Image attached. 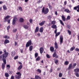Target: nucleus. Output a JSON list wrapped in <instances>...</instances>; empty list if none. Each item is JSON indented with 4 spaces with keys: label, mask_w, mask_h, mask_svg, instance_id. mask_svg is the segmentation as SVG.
<instances>
[{
    "label": "nucleus",
    "mask_w": 79,
    "mask_h": 79,
    "mask_svg": "<svg viewBox=\"0 0 79 79\" xmlns=\"http://www.w3.org/2000/svg\"><path fill=\"white\" fill-rule=\"evenodd\" d=\"M55 15H56V16H57V15H58V13H57V11H55Z\"/></svg>",
    "instance_id": "680f3d73"
},
{
    "label": "nucleus",
    "mask_w": 79,
    "mask_h": 79,
    "mask_svg": "<svg viewBox=\"0 0 79 79\" xmlns=\"http://www.w3.org/2000/svg\"><path fill=\"white\" fill-rule=\"evenodd\" d=\"M75 50L76 51V52H79V49L78 48H76ZM78 55H79V52L78 54Z\"/></svg>",
    "instance_id": "58836bf2"
},
{
    "label": "nucleus",
    "mask_w": 79,
    "mask_h": 79,
    "mask_svg": "<svg viewBox=\"0 0 79 79\" xmlns=\"http://www.w3.org/2000/svg\"><path fill=\"white\" fill-rule=\"evenodd\" d=\"M7 21L9 24H10V20L9 19Z\"/></svg>",
    "instance_id": "e2e57ef3"
},
{
    "label": "nucleus",
    "mask_w": 79,
    "mask_h": 79,
    "mask_svg": "<svg viewBox=\"0 0 79 79\" xmlns=\"http://www.w3.org/2000/svg\"><path fill=\"white\" fill-rule=\"evenodd\" d=\"M67 32L69 35H71V31L69 30H68Z\"/></svg>",
    "instance_id": "f704fd0d"
},
{
    "label": "nucleus",
    "mask_w": 79,
    "mask_h": 79,
    "mask_svg": "<svg viewBox=\"0 0 79 79\" xmlns=\"http://www.w3.org/2000/svg\"><path fill=\"white\" fill-rule=\"evenodd\" d=\"M3 9L4 10H7V7H6V6L5 5H4V6H3Z\"/></svg>",
    "instance_id": "cd10ccee"
},
{
    "label": "nucleus",
    "mask_w": 79,
    "mask_h": 79,
    "mask_svg": "<svg viewBox=\"0 0 79 79\" xmlns=\"http://www.w3.org/2000/svg\"><path fill=\"white\" fill-rule=\"evenodd\" d=\"M44 48L43 47H41L40 48V53L41 54H42L43 52H44Z\"/></svg>",
    "instance_id": "4468645a"
},
{
    "label": "nucleus",
    "mask_w": 79,
    "mask_h": 79,
    "mask_svg": "<svg viewBox=\"0 0 79 79\" xmlns=\"http://www.w3.org/2000/svg\"><path fill=\"white\" fill-rule=\"evenodd\" d=\"M55 63L56 64H57L58 63V60L57 59H56L55 60Z\"/></svg>",
    "instance_id": "37998d69"
},
{
    "label": "nucleus",
    "mask_w": 79,
    "mask_h": 79,
    "mask_svg": "<svg viewBox=\"0 0 79 79\" xmlns=\"http://www.w3.org/2000/svg\"><path fill=\"white\" fill-rule=\"evenodd\" d=\"M52 28L53 29H56V28H57V27L56 25L54 24L52 26Z\"/></svg>",
    "instance_id": "4be33fe9"
},
{
    "label": "nucleus",
    "mask_w": 79,
    "mask_h": 79,
    "mask_svg": "<svg viewBox=\"0 0 79 79\" xmlns=\"http://www.w3.org/2000/svg\"><path fill=\"white\" fill-rule=\"evenodd\" d=\"M48 6L50 10H52V6H51V5H50V4H48Z\"/></svg>",
    "instance_id": "473e14b6"
},
{
    "label": "nucleus",
    "mask_w": 79,
    "mask_h": 79,
    "mask_svg": "<svg viewBox=\"0 0 79 79\" xmlns=\"http://www.w3.org/2000/svg\"><path fill=\"white\" fill-rule=\"evenodd\" d=\"M54 48L56 49H58V44L55 41L54 44Z\"/></svg>",
    "instance_id": "1a4fd4ad"
},
{
    "label": "nucleus",
    "mask_w": 79,
    "mask_h": 79,
    "mask_svg": "<svg viewBox=\"0 0 79 79\" xmlns=\"http://www.w3.org/2000/svg\"><path fill=\"white\" fill-rule=\"evenodd\" d=\"M17 31V29H13V32H16Z\"/></svg>",
    "instance_id": "09e8293b"
},
{
    "label": "nucleus",
    "mask_w": 79,
    "mask_h": 79,
    "mask_svg": "<svg viewBox=\"0 0 79 79\" xmlns=\"http://www.w3.org/2000/svg\"><path fill=\"white\" fill-rule=\"evenodd\" d=\"M60 68H58L57 69V71H60Z\"/></svg>",
    "instance_id": "774afa93"
},
{
    "label": "nucleus",
    "mask_w": 79,
    "mask_h": 79,
    "mask_svg": "<svg viewBox=\"0 0 79 79\" xmlns=\"http://www.w3.org/2000/svg\"><path fill=\"white\" fill-rule=\"evenodd\" d=\"M16 74H17V75H16L15 76V79H21L22 74L20 73V72L17 73H16Z\"/></svg>",
    "instance_id": "7ed1b4c3"
},
{
    "label": "nucleus",
    "mask_w": 79,
    "mask_h": 79,
    "mask_svg": "<svg viewBox=\"0 0 79 79\" xmlns=\"http://www.w3.org/2000/svg\"><path fill=\"white\" fill-rule=\"evenodd\" d=\"M38 55H39V54H38V53H35V58H37V57L38 56Z\"/></svg>",
    "instance_id": "72a5a7b5"
},
{
    "label": "nucleus",
    "mask_w": 79,
    "mask_h": 79,
    "mask_svg": "<svg viewBox=\"0 0 79 79\" xmlns=\"http://www.w3.org/2000/svg\"><path fill=\"white\" fill-rule=\"evenodd\" d=\"M3 54L1 56L0 55V60H1L2 59L4 63H4V64H6V61L5 58L8 56V52H6V49H4L3 50Z\"/></svg>",
    "instance_id": "f257e3e1"
},
{
    "label": "nucleus",
    "mask_w": 79,
    "mask_h": 79,
    "mask_svg": "<svg viewBox=\"0 0 79 79\" xmlns=\"http://www.w3.org/2000/svg\"><path fill=\"white\" fill-rule=\"evenodd\" d=\"M36 71L37 73H42V70L39 69H37Z\"/></svg>",
    "instance_id": "c756f323"
},
{
    "label": "nucleus",
    "mask_w": 79,
    "mask_h": 79,
    "mask_svg": "<svg viewBox=\"0 0 79 79\" xmlns=\"http://www.w3.org/2000/svg\"><path fill=\"white\" fill-rule=\"evenodd\" d=\"M10 18V15H7L6 17L4 18V23H6V21H7V19H9Z\"/></svg>",
    "instance_id": "0eeeda50"
},
{
    "label": "nucleus",
    "mask_w": 79,
    "mask_h": 79,
    "mask_svg": "<svg viewBox=\"0 0 79 79\" xmlns=\"http://www.w3.org/2000/svg\"><path fill=\"white\" fill-rule=\"evenodd\" d=\"M32 45V41L31 40H30L27 42L26 44V47H29L30 45Z\"/></svg>",
    "instance_id": "39448f33"
},
{
    "label": "nucleus",
    "mask_w": 79,
    "mask_h": 79,
    "mask_svg": "<svg viewBox=\"0 0 79 79\" xmlns=\"http://www.w3.org/2000/svg\"><path fill=\"white\" fill-rule=\"evenodd\" d=\"M67 4V2L66 1H65L64 2V5H66Z\"/></svg>",
    "instance_id": "0e129e2a"
},
{
    "label": "nucleus",
    "mask_w": 79,
    "mask_h": 79,
    "mask_svg": "<svg viewBox=\"0 0 79 79\" xmlns=\"http://www.w3.org/2000/svg\"><path fill=\"white\" fill-rule=\"evenodd\" d=\"M5 64H4V63H2V69L3 70L4 69H5Z\"/></svg>",
    "instance_id": "aec40b11"
},
{
    "label": "nucleus",
    "mask_w": 79,
    "mask_h": 79,
    "mask_svg": "<svg viewBox=\"0 0 79 79\" xmlns=\"http://www.w3.org/2000/svg\"><path fill=\"white\" fill-rule=\"evenodd\" d=\"M64 64L65 65H68L69 64V62L68 61H66L65 62Z\"/></svg>",
    "instance_id": "ea45409f"
},
{
    "label": "nucleus",
    "mask_w": 79,
    "mask_h": 79,
    "mask_svg": "<svg viewBox=\"0 0 79 79\" xmlns=\"http://www.w3.org/2000/svg\"><path fill=\"white\" fill-rule=\"evenodd\" d=\"M5 76L6 77H9V74L8 73H5Z\"/></svg>",
    "instance_id": "c85d7f7f"
},
{
    "label": "nucleus",
    "mask_w": 79,
    "mask_h": 79,
    "mask_svg": "<svg viewBox=\"0 0 79 79\" xmlns=\"http://www.w3.org/2000/svg\"><path fill=\"white\" fill-rule=\"evenodd\" d=\"M8 43H10V41L7 39L5 40L4 42V44H7Z\"/></svg>",
    "instance_id": "dca6fc26"
},
{
    "label": "nucleus",
    "mask_w": 79,
    "mask_h": 79,
    "mask_svg": "<svg viewBox=\"0 0 79 79\" xmlns=\"http://www.w3.org/2000/svg\"><path fill=\"white\" fill-rule=\"evenodd\" d=\"M23 27H24V28L25 29H28V28H29V27L27 26V25H24L23 26Z\"/></svg>",
    "instance_id": "412c9836"
},
{
    "label": "nucleus",
    "mask_w": 79,
    "mask_h": 79,
    "mask_svg": "<svg viewBox=\"0 0 79 79\" xmlns=\"http://www.w3.org/2000/svg\"><path fill=\"white\" fill-rule=\"evenodd\" d=\"M19 10H20L21 11H23V9H22V7L21 6H19Z\"/></svg>",
    "instance_id": "c03bdc74"
},
{
    "label": "nucleus",
    "mask_w": 79,
    "mask_h": 79,
    "mask_svg": "<svg viewBox=\"0 0 79 79\" xmlns=\"http://www.w3.org/2000/svg\"><path fill=\"white\" fill-rule=\"evenodd\" d=\"M45 21H42V22L40 23H39V24L40 25V26H43L44 24H45Z\"/></svg>",
    "instance_id": "f8f14e48"
},
{
    "label": "nucleus",
    "mask_w": 79,
    "mask_h": 79,
    "mask_svg": "<svg viewBox=\"0 0 79 79\" xmlns=\"http://www.w3.org/2000/svg\"><path fill=\"white\" fill-rule=\"evenodd\" d=\"M15 46H16V45H17V42H16V41H15Z\"/></svg>",
    "instance_id": "69168bd1"
},
{
    "label": "nucleus",
    "mask_w": 79,
    "mask_h": 79,
    "mask_svg": "<svg viewBox=\"0 0 79 79\" xmlns=\"http://www.w3.org/2000/svg\"><path fill=\"white\" fill-rule=\"evenodd\" d=\"M39 27H37L35 29V33H36V32H39Z\"/></svg>",
    "instance_id": "ddd939ff"
},
{
    "label": "nucleus",
    "mask_w": 79,
    "mask_h": 79,
    "mask_svg": "<svg viewBox=\"0 0 79 79\" xmlns=\"http://www.w3.org/2000/svg\"><path fill=\"white\" fill-rule=\"evenodd\" d=\"M75 47L73 46L70 49V52H72L73 50H74L75 49Z\"/></svg>",
    "instance_id": "a878e982"
},
{
    "label": "nucleus",
    "mask_w": 79,
    "mask_h": 79,
    "mask_svg": "<svg viewBox=\"0 0 79 79\" xmlns=\"http://www.w3.org/2000/svg\"><path fill=\"white\" fill-rule=\"evenodd\" d=\"M10 79H15V77H14V76L12 75L11 76V78Z\"/></svg>",
    "instance_id": "5fc2aeb1"
},
{
    "label": "nucleus",
    "mask_w": 79,
    "mask_h": 79,
    "mask_svg": "<svg viewBox=\"0 0 79 79\" xmlns=\"http://www.w3.org/2000/svg\"><path fill=\"white\" fill-rule=\"evenodd\" d=\"M70 18H71V17L69 16H68L66 19L67 21H68V20H69V19H70Z\"/></svg>",
    "instance_id": "a19ab883"
},
{
    "label": "nucleus",
    "mask_w": 79,
    "mask_h": 79,
    "mask_svg": "<svg viewBox=\"0 0 79 79\" xmlns=\"http://www.w3.org/2000/svg\"><path fill=\"white\" fill-rule=\"evenodd\" d=\"M64 11L65 12H67L68 13H71V11L69 10L68 9H65L64 10Z\"/></svg>",
    "instance_id": "6ab92c4d"
},
{
    "label": "nucleus",
    "mask_w": 79,
    "mask_h": 79,
    "mask_svg": "<svg viewBox=\"0 0 79 79\" xmlns=\"http://www.w3.org/2000/svg\"><path fill=\"white\" fill-rule=\"evenodd\" d=\"M46 57L48 58H50V56L48 54L46 55Z\"/></svg>",
    "instance_id": "de8ad7c7"
},
{
    "label": "nucleus",
    "mask_w": 79,
    "mask_h": 79,
    "mask_svg": "<svg viewBox=\"0 0 79 79\" xmlns=\"http://www.w3.org/2000/svg\"><path fill=\"white\" fill-rule=\"evenodd\" d=\"M54 33L55 34H56L57 33V29H56L54 31Z\"/></svg>",
    "instance_id": "052dcab7"
},
{
    "label": "nucleus",
    "mask_w": 79,
    "mask_h": 79,
    "mask_svg": "<svg viewBox=\"0 0 79 79\" xmlns=\"http://www.w3.org/2000/svg\"><path fill=\"white\" fill-rule=\"evenodd\" d=\"M77 38H78V40H79V34L77 35Z\"/></svg>",
    "instance_id": "338daca9"
},
{
    "label": "nucleus",
    "mask_w": 79,
    "mask_h": 79,
    "mask_svg": "<svg viewBox=\"0 0 79 79\" xmlns=\"http://www.w3.org/2000/svg\"><path fill=\"white\" fill-rule=\"evenodd\" d=\"M12 73H13V71H12L10 70L9 72V74L11 75L12 74Z\"/></svg>",
    "instance_id": "a18cd8bd"
},
{
    "label": "nucleus",
    "mask_w": 79,
    "mask_h": 79,
    "mask_svg": "<svg viewBox=\"0 0 79 79\" xmlns=\"http://www.w3.org/2000/svg\"><path fill=\"white\" fill-rule=\"evenodd\" d=\"M72 63L70 64L68 68V70H70L71 69H73V67H72Z\"/></svg>",
    "instance_id": "9b49d317"
},
{
    "label": "nucleus",
    "mask_w": 79,
    "mask_h": 79,
    "mask_svg": "<svg viewBox=\"0 0 79 79\" xmlns=\"http://www.w3.org/2000/svg\"><path fill=\"white\" fill-rule=\"evenodd\" d=\"M62 76H63V74L61 73H60L59 75V76L60 77H62Z\"/></svg>",
    "instance_id": "79ce46f5"
},
{
    "label": "nucleus",
    "mask_w": 79,
    "mask_h": 79,
    "mask_svg": "<svg viewBox=\"0 0 79 79\" xmlns=\"http://www.w3.org/2000/svg\"><path fill=\"white\" fill-rule=\"evenodd\" d=\"M40 60V57L39 56L37 58H36V61H39Z\"/></svg>",
    "instance_id": "bb28decb"
},
{
    "label": "nucleus",
    "mask_w": 79,
    "mask_h": 79,
    "mask_svg": "<svg viewBox=\"0 0 79 79\" xmlns=\"http://www.w3.org/2000/svg\"><path fill=\"white\" fill-rule=\"evenodd\" d=\"M56 56V53H54L53 54V57H55V56Z\"/></svg>",
    "instance_id": "49530a36"
},
{
    "label": "nucleus",
    "mask_w": 79,
    "mask_h": 79,
    "mask_svg": "<svg viewBox=\"0 0 79 79\" xmlns=\"http://www.w3.org/2000/svg\"><path fill=\"white\" fill-rule=\"evenodd\" d=\"M62 21H66V18H65V17L64 16H62Z\"/></svg>",
    "instance_id": "5701e85b"
},
{
    "label": "nucleus",
    "mask_w": 79,
    "mask_h": 79,
    "mask_svg": "<svg viewBox=\"0 0 79 79\" xmlns=\"http://www.w3.org/2000/svg\"><path fill=\"white\" fill-rule=\"evenodd\" d=\"M73 10H77V12H79V5L73 8Z\"/></svg>",
    "instance_id": "6e6552de"
},
{
    "label": "nucleus",
    "mask_w": 79,
    "mask_h": 79,
    "mask_svg": "<svg viewBox=\"0 0 79 79\" xmlns=\"http://www.w3.org/2000/svg\"><path fill=\"white\" fill-rule=\"evenodd\" d=\"M10 29V26H9L7 27V31H9V29Z\"/></svg>",
    "instance_id": "603ef678"
},
{
    "label": "nucleus",
    "mask_w": 79,
    "mask_h": 79,
    "mask_svg": "<svg viewBox=\"0 0 79 79\" xmlns=\"http://www.w3.org/2000/svg\"><path fill=\"white\" fill-rule=\"evenodd\" d=\"M23 68V65L21 64L19 66L18 68V70L19 71Z\"/></svg>",
    "instance_id": "f3484780"
},
{
    "label": "nucleus",
    "mask_w": 79,
    "mask_h": 79,
    "mask_svg": "<svg viewBox=\"0 0 79 79\" xmlns=\"http://www.w3.org/2000/svg\"><path fill=\"white\" fill-rule=\"evenodd\" d=\"M35 79H41L42 78L39 75H36L35 77Z\"/></svg>",
    "instance_id": "2eb2a0df"
},
{
    "label": "nucleus",
    "mask_w": 79,
    "mask_h": 79,
    "mask_svg": "<svg viewBox=\"0 0 79 79\" xmlns=\"http://www.w3.org/2000/svg\"><path fill=\"white\" fill-rule=\"evenodd\" d=\"M50 50L52 52H54V47L53 46L50 47Z\"/></svg>",
    "instance_id": "a211bd4d"
},
{
    "label": "nucleus",
    "mask_w": 79,
    "mask_h": 79,
    "mask_svg": "<svg viewBox=\"0 0 79 79\" xmlns=\"http://www.w3.org/2000/svg\"><path fill=\"white\" fill-rule=\"evenodd\" d=\"M74 72H75V75L77 77H79V69L77 68L74 70Z\"/></svg>",
    "instance_id": "20e7f679"
},
{
    "label": "nucleus",
    "mask_w": 79,
    "mask_h": 79,
    "mask_svg": "<svg viewBox=\"0 0 79 79\" xmlns=\"http://www.w3.org/2000/svg\"><path fill=\"white\" fill-rule=\"evenodd\" d=\"M60 43H62L63 42V35H61L60 36Z\"/></svg>",
    "instance_id": "9d476101"
},
{
    "label": "nucleus",
    "mask_w": 79,
    "mask_h": 79,
    "mask_svg": "<svg viewBox=\"0 0 79 79\" xmlns=\"http://www.w3.org/2000/svg\"><path fill=\"white\" fill-rule=\"evenodd\" d=\"M19 21L20 23H23L24 21V19L23 18H20L19 19Z\"/></svg>",
    "instance_id": "393cba45"
},
{
    "label": "nucleus",
    "mask_w": 79,
    "mask_h": 79,
    "mask_svg": "<svg viewBox=\"0 0 79 79\" xmlns=\"http://www.w3.org/2000/svg\"><path fill=\"white\" fill-rule=\"evenodd\" d=\"M7 68H9V69L10 68V65H6Z\"/></svg>",
    "instance_id": "4d7b16f0"
},
{
    "label": "nucleus",
    "mask_w": 79,
    "mask_h": 79,
    "mask_svg": "<svg viewBox=\"0 0 79 79\" xmlns=\"http://www.w3.org/2000/svg\"><path fill=\"white\" fill-rule=\"evenodd\" d=\"M52 24H54V25L55 24V21H52Z\"/></svg>",
    "instance_id": "6e6d98bb"
},
{
    "label": "nucleus",
    "mask_w": 79,
    "mask_h": 79,
    "mask_svg": "<svg viewBox=\"0 0 79 79\" xmlns=\"http://www.w3.org/2000/svg\"><path fill=\"white\" fill-rule=\"evenodd\" d=\"M53 71V69L51 68L50 69V70H49L50 73H52V72Z\"/></svg>",
    "instance_id": "3c124183"
},
{
    "label": "nucleus",
    "mask_w": 79,
    "mask_h": 79,
    "mask_svg": "<svg viewBox=\"0 0 79 79\" xmlns=\"http://www.w3.org/2000/svg\"><path fill=\"white\" fill-rule=\"evenodd\" d=\"M33 48V46H31L29 47V50L30 51H32V49Z\"/></svg>",
    "instance_id": "2f4dec72"
},
{
    "label": "nucleus",
    "mask_w": 79,
    "mask_h": 79,
    "mask_svg": "<svg viewBox=\"0 0 79 79\" xmlns=\"http://www.w3.org/2000/svg\"><path fill=\"white\" fill-rule=\"evenodd\" d=\"M69 28V29H71V27L69 25L67 26V27H68Z\"/></svg>",
    "instance_id": "bf43d9fd"
},
{
    "label": "nucleus",
    "mask_w": 79,
    "mask_h": 79,
    "mask_svg": "<svg viewBox=\"0 0 79 79\" xmlns=\"http://www.w3.org/2000/svg\"><path fill=\"white\" fill-rule=\"evenodd\" d=\"M10 79H15V77H14V76L12 75L11 76V78Z\"/></svg>",
    "instance_id": "864d4df0"
},
{
    "label": "nucleus",
    "mask_w": 79,
    "mask_h": 79,
    "mask_svg": "<svg viewBox=\"0 0 79 79\" xmlns=\"http://www.w3.org/2000/svg\"><path fill=\"white\" fill-rule=\"evenodd\" d=\"M41 12L42 13L44 14V15H46L49 12V9L48 8H46L45 9V7H43Z\"/></svg>",
    "instance_id": "f03ea898"
},
{
    "label": "nucleus",
    "mask_w": 79,
    "mask_h": 79,
    "mask_svg": "<svg viewBox=\"0 0 79 79\" xmlns=\"http://www.w3.org/2000/svg\"><path fill=\"white\" fill-rule=\"evenodd\" d=\"M18 20L17 17H15L14 18L12 21V24L13 25H15L16 23V22Z\"/></svg>",
    "instance_id": "423d86ee"
},
{
    "label": "nucleus",
    "mask_w": 79,
    "mask_h": 79,
    "mask_svg": "<svg viewBox=\"0 0 79 79\" xmlns=\"http://www.w3.org/2000/svg\"><path fill=\"white\" fill-rule=\"evenodd\" d=\"M60 34V32H58L57 33H56V34L55 35V37H57L58 35H59Z\"/></svg>",
    "instance_id": "7c9ffc66"
},
{
    "label": "nucleus",
    "mask_w": 79,
    "mask_h": 79,
    "mask_svg": "<svg viewBox=\"0 0 79 79\" xmlns=\"http://www.w3.org/2000/svg\"><path fill=\"white\" fill-rule=\"evenodd\" d=\"M77 64L76 63H74L73 64V68L72 69H74L75 67H76V66Z\"/></svg>",
    "instance_id": "c9c22d12"
},
{
    "label": "nucleus",
    "mask_w": 79,
    "mask_h": 79,
    "mask_svg": "<svg viewBox=\"0 0 79 79\" xmlns=\"http://www.w3.org/2000/svg\"><path fill=\"white\" fill-rule=\"evenodd\" d=\"M43 29H44V28H43V27H41L40 29L39 32H41V33H42V32H43Z\"/></svg>",
    "instance_id": "b1692460"
},
{
    "label": "nucleus",
    "mask_w": 79,
    "mask_h": 79,
    "mask_svg": "<svg viewBox=\"0 0 79 79\" xmlns=\"http://www.w3.org/2000/svg\"><path fill=\"white\" fill-rule=\"evenodd\" d=\"M4 38H5V39H10V37L9 36L8 37V36L7 35H5L4 37Z\"/></svg>",
    "instance_id": "e433bc0d"
},
{
    "label": "nucleus",
    "mask_w": 79,
    "mask_h": 79,
    "mask_svg": "<svg viewBox=\"0 0 79 79\" xmlns=\"http://www.w3.org/2000/svg\"><path fill=\"white\" fill-rule=\"evenodd\" d=\"M60 24H62V25L63 26H64V23H63V21H62V20H60Z\"/></svg>",
    "instance_id": "4c0bfd02"
},
{
    "label": "nucleus",
    "mask_w": 79,
    "mask_h": 79,
    "mask_svg": "<svg viewBox=\"0 0 79 79\" xmlns=\"http://www.w3.org/2000/svg\"><path fill=\"white\" fill-rule=\"evenodd\" d=\"M18 56H15L14 58L15 60H16V59H18Z\"/></svg>",
    "instance_id": "13d9d810"
},
{
    "label": "nucleus",
    "mask_w": 79,
    "mask_h": 79,
    "mask_svg": "<svg viewBox=\"0 0 79 79\" xmlns=\"http://www.w3.org/2000/svg\"><path fill=\"white\" fill-rule=\"evenodd\" d=\"M29 22L30 23H31V24H32V19H31L29 20Z\"/></svg>",
    "instance_id": "8fccbe9b"
}]
</instances>
